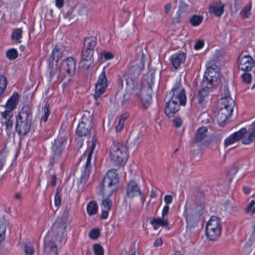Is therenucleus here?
Returning a JSON list of instances; mask_svg holds the SVG:
<instances>
[{
    "instance_id": "nucleus-9",
    "label": "nucleus",
    "mask_w": 255,
    "mask_h": 255,
    "mask_svg": "<svg viewBox=\"0 0 255 255\" xmlns=\"http://www.w3.org/2000/svg\"><path fill=\"white\" fill-rule=\"evenodd\" d=\"M166 98L175 101L182 106L186 105L185 91L180 81H176L171 91L167 94Z\"/></svg>"
},
{
    "instance_id": "nucleus-19",
    "label": "nucleus",
    "mask_w": 255,
    "mask_h": 255,
    "mask_svg": "<svg viewBox=\"0 0 255 255\" xmlns=\"http://www.w3.org/2000/svg\"><path fill=\"white\" fill-rule=\"evenodd\" d=\"M225 4L221 2H214L209 6V13L216 17H220L224 12Z\"/></svg>"
},
{
    "instance_id": "nucleus-51",
    "label": "nucleus",
    "mask_w": 255,
    "mask_h": 255,
    "mask_svg": "<svg viewBox=\"0 0 255 255\" xmlns=\"http://www.w3.org/2000/svg\"><path fill=\"white\" fill-rule=\"evenodd\" d=\"M102 205L106 209L110 210L112 206V202L110 199H106L103 200Z\"/></svg>"
},
{
    "instance_id": "nucleus-21",
    "label": "nucleus",
    "mask_w": 255,
    "mask_h": 255,
    "mask_svg": "<svg viewBox=\"0 0 255 255\" xmlns=\"http://www.w3.org/2000/svg\"><path fill=\"white\" fill-rule=\"evenodd\" d=\"M1 124L5 125V128L7 131H10L13 126V122L11 120V118L13 116L12 112L10 111H5L1 113Z\"/></svg>"
},
{
    "instance_id": "nucleus-13",
    "label": "nucleus",
    "mask_w": 255,
    "mask_h": 255,
    "mask_svg": "<svg viewBox=\"0 0 255 255\" xmlns=\"http://www.w3.org/2000/svg\"><path fill=\"white\" fill-rule=\"evenodd\" d=\"M107 79L106 78V71L103 70L100 75L98 81L95 85V92L94 95L96 100L102 95L105 92L107 87Z\"/></svg>"
},
{
    "instance_id": "nucleus-12",
    "label": "nucleus",
    "mask_w": 255,
    "mask_h": 255,
    "mask_svg": "<svg viewBox=\"0 0 255 255\" xmlns=\"http://www.w3.org/2000/svg\"><path fill=\"white\" fill-rule=\"evenodd\" d=\"M138 195L140 196L141 200L144 203L145 199L137 184L134 181H130L127 186L126 196L132 199Z\"/></svg>"
},
{
    "instance_id": "nucleus-44",
    "label": "nucleus",
    "mask_w": 255,
    "mask_h": 255,
    "mask_svg": "<svg viewBox=\"0 0 255 255\" xmlns=\"http://www.w3.org/2000/svg\"><path fill=\"white\" fill-rule=\"evenodd\" d=\"M6 226L4 223L0 221V243L3 240L5 237Z\"/></svg>"
},
{
    "instance_id": "nucleus-48",
    "label": "nucleus",
    "mask_w": 255,
    "mask_h": 255,
    "mask_svg": "<svg viewBox=\"0 0 255 255\" xmlns=\"http://www.w3.org/2000/svg\"><path fill=\"white\" fill-rule=\"evenodd\" d=\"M24 251L26 255H33L34 253V249L33 247L27 245H25L24 247Z\"/></svg>"
},
{
    "instance_id": "nucleus-38",
    "label": "nucleus",
    "mask_w": 255,
    "mask_h": 255,
    "mask_svg": "<svg viewBox=\"0 0 255 255\" xmlns=\"http://www.w3.org/2000/svg\"><path fill=\"white\" fill-rule=\"evenodd\" d=\"M214 61L209 62L207 64V70L205 74L207 73V76L210 78L211 76H213L212 74L214 70L217 69V66L213 63Z\"/></svg>"
},
{
    "instance_id": "nucleus-49",
    "label": "nucleus",
    "mask_w": 255,
    "mask_h": 255,
    "mask_svg": "<svg viewBox=\"0 0 255 255\" xmlns=\"http://www.w3.org/2000/svg\"><path fill=\"white\" fill-rule=\"evenodd\" d=\"M188 8V5L185 3H181L179 6V9L178 10V12L182 14L185 13Z\"/></svg>"
},
{
    "instance_id": "nucleus-7",
    "label": "nucleus",
    "mask_w": 255,
    "mask_h": 255,
    "mask_svg": "<svg viewBox=\"0 0 255 255\" xmlns=\"http://www.w3.org/2000/svg\"><path fill=\"white\" fill-rule=\"evenodd\" d=\"M76 62L72 57L63 59L58 68V77L63 80L66 77H71L75 74Z\"/></svg>"
},
{
    "instance_id": "nucleus-29",
    "label": "nucleus",
    "mask_w": 255,
    "mask_h": 255,
    "mask_svg": "<svg viewBox=\"0 0 255 255\" xmlns=\"http://www.w3.org/2000/svg\"><path fill=\"white\" fill-rule=\"evenodd\" d=\"M251 131L249 132V134L246 137L247 133L244 134V136L243 138H241L242 140V143L244 144H249L251 143L255 138V126L254 124L251 125Z\"/></svg>"
},
{
    "instance_id": "nucleus-28",
    "label": "nucleus",
    "mask_w": 255,
    "mask_h": 255,
    "mask_svg": "<svg viewBox=\"0 0 255 255\" xmlns=\"http://www.w3.org/2000/svg\"><path fill=\"white\" fill-rule=\"evenodd\" d=\"M205 201L204 195L202 191L197 190L195 193L194 202L197 205V208H199L201 210H203L204 205L203 203Z\"/></svg>"
},
{
    "instance_id": "nucleus-30",
    "label": "nucleus",
    "mask_w": 255,
    "mask_h": 255,
    "mask_svg": "<svg viewBox=\"0 0 255 255\" xmlns=\"http://www.w3.org/2000/svg\"><path fill=\"white\" fill-rule=\"evenodd\" d=\"M97 45V38L94 36H91L87 37L84 39V47L91 48L95 50V48Z\"/></svg>"
},
{
    "instance_id": "nucleus-1",
    "label": "nucleus",
    "mask_w": 255,
    "mask_h": 255,
    "mask_svg": "<svg viewBox=\"0 0 255 255\" xmlns=\"http://www.w3.org/2000/svg\"><path fill=\"white\" fill-rule=\"evenodd\" d=\"M32 121V110L29 105L21 109L16 119V130L20 135H25L30 129Z\"/></svg>"
},
{
    "instance_id": "nucleus-43",
    "label": "nucleus",
    "mask_w": 255,
    "mask_h": 255,
    "mask_svg": "<svg viewBox=\"0 0 255 255\" xmlns=\"http://www.w3.org/2000/svg\"><path fill=\"white\" fill-rule=\"evenodd\" d=\"M43 111L44 113V115L42 118V120L46 123L48 119L49 116L50 114V111L49 110V105L48 104H46L43 108Z\"/></svg>"
},
{
    "instance_id": "nucleus-26",
    "label": "nucleus",
    "mask_w": 255,
    "mask_h": 255,
    "mask_svg": "<svg viewBox=\"0 0 255 255\" xmlns=\"http://www.w3.org/2000/svg\"><path fill=\"white\" fill-rule=\"evenodd\" d=\"M208 129L206 127H201L198 128L196 135L192 139L193 143L200 142L206 137Z\"/></svg>"
},
{
    "instance_id": "nucleus-5",
    "label": "nucleus",
    "mask_w": 255,
    "mask_h": 255,
    "mask_svg": "<svg viewBox=\"0 0 255 255\" xmlns=\"http://www.w3.org/2000/svg\"><path fill=\"white\" fill-rule=\"evenodd\" d=\"M207 73L204 74L201 84V89L198 91L197 95V102L199 104H204L206 98L209 93L216 86L217 79L215 76H207Z\"/></svg>"
},
{
    "instance_id": "nucleus-32",
    "label": "nucleus",
    "mask_w": 255,
    "mask_h": 255,
    "mask_svg": "<svg viewBox=\"0 0 255 255\" xmlns=\"http://www.w3.org/2000/svg\"><path fill=\"white\" fill-rule=\"evenodd\" d=\"M94 52V50L83 46L82 52V60H90L93 57Z\"/></svg>"
},
{
    "instance_id": "nucleus-33",
    "label": "nucleus",
    "mask_w": 255,
    "mask_h": 255,
    "mask_svg": "<svg viewBox=\"0 0 255 255\" xmlns=\"http://www.w3.org/2000/svg\"><path fill=\"white\" fill-rule=\"evenodd\" d=\"M255 243V235H253L245 246L243 248V253L245 255H248L252 251V246Z\"/></svg>"
},
{
    "instance_id": "nucleus-41",
    "label": "nucleus",
    "mask_w": 255,
    "mask_h": 255,
    "mask_svg": "<svg viewBox=\"0 0 255 255\" xmlns=\"http://www.w3.org/2000/svg\"><path fill=\"white\" fill-rule=\"evenodd\" d=\"M7 80L6 78L3 76H0V96L2 95L5 91L7 86Z\"/></svg>"
},
{
    "instance_id": "nucleus-18",
    "label": "nucleus",
    "mask_w": 255,
    "mask_h": 255,
    "mask_svg": "<svg viewBox=\"0 0 255 255\" xmlns=\"http://www.w3.org/2000/svg\"><path fill=\"white\" fill-rule=\"evenodd\" d=\"M247 133V129L245 128H242L239 131H236L230 135L225 140V146H227L243 138L244 134Z\"/></svg>"
},
{
    "instance_id": "nucleus-36",
    "label": "nucleus",
    "mask_w": 255,
    "mask_h": 255,
    "mask_svg": "<svg viewBox=\"0 0 255 255\" xmlns=\"http://www.w3.org/2000/svg\"><path fill=\"white\" fill-rule=\"evenodd\" d=\"M22 30L21 28L14 29L11 34V39L16 43H20L22 37Z\"/></svg>"
},
{
    "instance_id": "nucleus-52",
    "label": "nucleus",
    "mask_w": 255,
    "mask_h": 255,
    "mask_svg": "<svg viewBox=\"0 0 255 255\" xmlns=\"http://www.w3.org/2000/svg\"><path fill=\"white\" fill-rule=\"evenodd\" d=\"M222 97H231L230 91L227 85H225L221 89Z\"/></svg>"
},
{
    "instance_id": "nucleus-47",
    "label": "nucleus",
    "mask_w": 255,
    "mask_h": 255,
    "mask_svg": "<svg viewBox=\"0 0 255 255\" xmlns=\"http://www.w3.org/2000/svg\"><path fill=\"white\" fill-rule=\"evenodd\" d=\"M242 78L244 82L246 83H250L252 81V76L251 74L248 73L247 72L244 73L242 75Z\"/></svg>"
},
{
    "instance_id": "nucleus-27",
    "label": "nucleus",
    "mask_w": 255,
    "mask_h": 255,
    "mask_svg": "<svg viewBox=\"0 0 255 255\" xmlns=\"http://www.w3.org/2000/svg\"><path fill=\"white\" fill-rule=\"evenodd\" d=\"M19 96L18 93H15L8 99L6 106L8 109L7 111H10L16 108V105L18 103Z\"/></svg>"
},
{
    "instance_id": "nucleus-6",
    "label": "nucleus",
    "mask_w": 255,
    "mask_h": 255,
    "mask_svg": "<svg viewBox=\"0 0 255 255\" xmlns=\"http://www.w3.org/2000/svg\"><path fill=\"white\" fill-rule=\"evenodd\" d=\"M221 223L220 219L216 216H212L207 222L206 234L211 241L217 240L221 234Z\"/></svg>"
},
{
    "instance_id": "nucleus-57",
    "label": "nucleus",
    "mask_w": 255,
    "mask_h": 255,
    "mask_svg": "<svg viewBox=\"0 0 255 255\" xmlns=\"http://www.w3.org/2000/svg\"><path fill=\"white\" fill-rule=\"evenodd\" d=\"M169 211V205H165L162 211V217L165 218V217L168 214Z\"/></svg>"
},
{
    "instance_id": "nucleus-8",
    "label": "nucleus",
    "mask_w": 255,
    "mask_h": 255,
    "mask_svg": "<svg viewBox=\"0 0 255 255\" xmlns=\"http://www.w3.org/2000/svg\"><path fill=\"white\" fill-rule=\"evenodd\" d=\"M93 115L89 112L82 117L76 129V133L80 137L86 136L90 134L93 126Z\"/></svg>"
},
{
    "instance_id": "nucleus-61",
    "label": "nucleus",
    "mask_w": 255,
    "mask_h": 255,
    "mask_svg": "<svg viewBox=\"0 0 255 255\" xmlns=\"http://www.w3.org/2000/svg\"><path fill=\"white\" fill-rule=\"evenodd\" d=\"M61 197L60 195H55L54 197V203L56 206H58L61 204Z\"/></svg>"
},
{
    "instance_id": "nucleus-64",
    "label": "nucleus",
    "mask_w": 255,
    "mask_h": 255,
    "mask_svg": "<svg viewBox=\"0 0 255 255\" xmlns=\"http://www.w3.org/2000/svg\"><path fill=\"white\" fill-rule=\"evenodd\" d=\"M163 244L162 240L161 238H158L154 243V246L158 247L161 246Z\"/></svg>"
},
{
    "instance_id": "nucleus-15",
    "label": "nucleus",
    "mask_w": 255,
    "mask_h": 255,
    "mask_svg": "<svg viewBox=\"0 0 255 255\" xmlns=\"http://www.w3.org/2000/svg\"><path fill=\"white\" fill-rule=\"evenodd\" d=\"M168 99V101L165 106L164 112L166 116L172 117L180 110V106L182 105L171 99Z\"/></svg>"
},
{
    "instance_id": "nucleus-54",
    "label": "nucleus",
    "mask_w": 255,
    "mask_h": 255,
    "mask_svg": "<svg viewBox=\"0 0 255 255\" xmlns=\"http://www.w3.org/2000/svg\"><path fill=\"white\" fill-rule=\"evenodd\" d=\"M173 123L175 125V126L176 128H179L181 126V125L182 124V120L180 118L175 117L173 119Z\"/></svg>"
},
{
    "instance_id": "nucleus-45",
    "label": "nucleus",
    "mask_w": 255,
    "mask_h": 255,
    "mask_svg": "<svg viewBox=\"0 0 255 255\" xmlns=\"http://www.w3.org/2000/svg\"><path fill=\"white\" fill-rule=\"evenodd\" d=\"M255 201L252 200L246 208L247 213L251 212L252 214L255 213Z\"/></svg>"
},
{
    "instance_id": "nucleus-55",
    "label": "nucleus",
    "mask_w": 255,
    "mask_h": 255,
    "mask_svg": "<svg viewBox=\"0 0 255 255\" xmlns=\"http://www.w3.org/2000/svg\"><path fill=\"white\" fill-rule=\"evenodd\" d=\"M242 5V0H234V8L235 12L239 10Z\"/></svg>"
},
{
    "instance_id": "nucleus-31",
    "label": "nucleus",
    "mask_w": 255,
    "mask_h": 255,
    "mask_svg": "<svg viewBox=\"0 0 255 255\" xmlns=\"http://www.w3.org/2000/svg\"><path fill=\"white\" fill-rule=\"evenodd\" d=\"M234 101L231 97H221L219 107L227 108V106L228 107L231 106V108H234Z\"/></svg>"
},
{
    "instance_id": "nucleus-10",
    "label": "nucleus",
    "mask_w": 255,
    "mask_h": 255,
    "mask_svg": "<svg viewBox=\"0 0 255 255\" xmlns=\"http://www.w3.org/2000/svg\"><path fill=\"white\" fill-rule=\"evenodd\" d=\"M140 54V60L139 61L133 62L128 65V73L129 77L125 76L126 78H131L136 81V79L140 75L141 71L144 69V65L143 62L144 54L141 49L139 51Z\"/></svg>"
},
{
    "instance_id": "nucleus-59",
    "label": "nucleus",
    "mask_w": 255,
    "mask_h": 255,
    "mask_svg": "<svg viewBox=\"0 0 255 255\" xmlns=\"http://www.w3.org/2000/svg\"><path fill=\"white\" fill-rule=\"evenodd\" d=\"M142 134L139 132L134 139V144H139L142 140Z\"/></svg>"
},
{
    "instance_id": "nucleus-37",
    "label": "nucleus",
    "mask_w": 255,
    "mask_h": 255,
    "mask_svg": "<svg viewBox=\"0 0 255 255\" xmlns=\"http://www.w3.org/2000/svg\"><path fill=\"white\" fill-rule=\"evenodd\" d=\"M90 174V170L84 169L82 172V174L79 180V184L84 185L88 180Z\"/></svg>"
},
{
    "instance_id": "nucleus-56",
    "label": "nucleus",
    "mask_w": 255,
    "mask_h": 255,
    "mask_svg": "<svg viewBox=\"0 0 255 255\" xmlns=\"http://www.w3.org/2000/svg\"><path fill=\"white\" fill-rule=\"evenodd\" d=\"M97 143V138L96 135H94L92 137V145L90 150L94 151Z\"/></svg>"
},
{
    "instance_id": "nucleus-39",
    "label": "nucleus",
    "mask_w": 255,
    "mask_h": 255,
    "mask_svg": "<svg viewBox=\"0 0 255 255\" xmlns=\"http://www.w3.org/2000/svg\"><path fill=\"white\" fill-rule=\"evenodd\" d=\"M251 8L252 4L250 2L241 11L240 14L243 18H248L249 17Z\"/></svg>"
},
{
    "instance_id": "nucleus-17",
    "label": "nucleus",
    "mask_w": 255,
    "mask_h": 255,
    "mask_svg": "<svg viewBox=\"0 0 255 255\" xmlns=\"http://www.w3.org/2000/svg\"><path fill=\"white\" fill-rule=\"evenodd\" d=\"M254 65V61L250 56H243L239 59V68L245 72H248L252 70Z\"/></svg>"
},
{
    "instance_id": "nucleus-3",
    "label": "nucleus",
    "mask_w": 255,
    "mask_h": 255,
    "mask_svg": "<svg viewBox=\"0 0 255 255\" xmlns=\"http://www.w3.org/2000/svg\"><path fill=\"white\" fill-rule=\"evenodd\" d=\"M124 82L126 83V92L123 96L122 103L126 104L131 98L134 96L139 95V93L141 91V87L137 84V81L131 78H126L123 77L118 80V84L123 87Z\"/></svg>"
},
{
    "instance_id": "nucleus-62",
    "label": "nucleus",
    "mask_w": 255,
    "mask_h": 255,
    "mask_svg": "<svg viewBox=\"0 0 255 255\" xmlns=\"http://www.w3.org/2000/svg\"><path fill=\"white\" fill-rule=\"evenodd\" d=\"M124 123L121 121L119 120L118 125L116 127V129L117 131H121L124 127Z\"/></svg>"
},
{
    "instance_id": "nucleus-11",
    "label": "nucleus",
    "mask_w": 255,
    "mask_h": 255,
    "mask_svg": "<svg viewBox=\"0 0 255 255\" xmlns=\"http://www.w3.org/2000/svg\"><path fill=\"white\" fill-rule=\"evenodd\" d=\"M66 141L65 138L58 137L55 140L52 146L53 151V156L51 157L49 164L52 166L54 164L58 163L61 159V155L63 149V143Z\"/></svg>"
},
{
    "instance_id": "nucleus-58",
    "label": "nucleus",
    "mask_w": 255,
    "mask_h": 255,
    "mask_svg": "<svg viewBox=\"0 0 255 255\" xmlns=\"http://www.w3.org/2000/svg\"><path fill=\"white\" fill-rule=\"evenodd\" d=\"M57 176L55 174H53L51 178V180L50 181V185H51L52 186H55L57 183Z\"/></svg>"
},
{
    "instance_id": "nucleus-2",
    "label": "nucleus",
    "mask_w": 255,
    "mask_h": 255,
    "mask_svg": "<svg viewBox=\"0 0 255 255\" xmlns=\"http://www.w3.org/2000/svg\"><path fill=\"white\" fill-rule=\"evenodd\" d=\"M119 177L117 170L113 169L108 171L103 178L101 184V192L102 195L107 194L111 196L117 189Z\"/></svg>"
},
{
    "instance_id": "nucleus-14",
    "label": "nucleus",
    "mask_w": 255,
    "mask_h": 255,
    "mask_svg": "<svg viewBox=\"0 0 255 255\" xmlns=\"http://www.w3.org/2000/svg\"><path fill=\"white\" fill-rule=\"evenodd\" d=\"M63 50L60 48L57 45L55 46L54 48L52 50L51 56L48 60V69L50 71V76L51 78L53 77L55 75V73L53 71L54 61L57 62L61 59L63 56Z\"/></svg>"
},
{
    "instance_id": "nucleus-25",
    "label": "nucleus",
    "mask_w": 255,
    "mask_h": 255,
    "mask_svg": "<svg viewBox=\"0 0 255 255\" xmlns=\"http://www.w3.org/2000/svg\"><path fill=\"white\" fill-rule=\"evenodd\" d=\"M44 255H57V248L53 242H45Z\"/></svg>"
},
{
    "instance_id": "nucleus-42",
    "label": "nucleus",
    "mask_w": 255,
    "mask_h": 255,
    "mask_svg": "<svg viewBox=\"0 0 255 255\" xmlns=\"http://www.w3.org/2000/svg\"><path fill=\"white\" fill-rule=\"evenodd\" d=\"M93 250L95 255H104V249L100 244H94L93 246Z\"/></svg>"
},
{
    "instance_id": "nucleus-34",
    "label": "nucleus",
    "mask_w": 255,
    "mask_h": 255,
    "mask_svg": "<svg viewBox=\"0 0 255 255\" xmlns=\"http://www.w3.org/2000/svg\"><path fill=\"white\" fill-rule=\"evenodd\" d=\"M98 206L95 201H91L87 205V210L89 215L92 216L97 213Z\"/></svg>"
},
{
    "instance_id": "nucleus-4",
    "label": "nucleus",
    "mask_w": 255,
    "mask_h": 255,
    "mask_svg": "<svg viewBox=\"0 0 255 255\" xmlns=\"http://www.w3.org/2000/svg\"><path fill=\"white\" fill-rule=\"evenodd\" d=\"M128 147L126 143H114L110 148L111 160L116 165H124L128 159Z\"/></svg>"
},
{
    "instance_id": "nucleus-20",
    "label": "nucleus",
    "mask_w": 255,
    "mask_h": 255,
    "mask_svg": "<svg viewBox=\"0 0 255 255\" xmlns=\"http://www.w3.org/2000/svg\"><path fill=\"white\" fill-rule=\"evenodd\" d=\"M184 216L186 219L187 230L191 231L192 228L195 227L197 225V221L196 219L195 214L190 212L186 209H185Z\"/></svg>"
},
{
    "instance_id": "nucleus-22",
    "label": "nucleus",
    "mask_w": 255,
    "mask_h": 255,
    "mask_svg": "<svg viewBox=\"0 0 255 255\" xmlns=\"http://www.w3.org/2000/svg\"><path fill=\"white\" fill-rule=\"evenodd\" d=\"M185 59V54L184 52H180L172 55L170 58V60L173 67L177 69L180 64L184 62Z\"/></svg>"
},
{
    "instance_id": "nucleus-50",
    "label": "nucleus",
    "mask_w": 255,
    "mask_h": 255,
    "mask_svg": "<svg viewBox=\"0 0 255 255\" xmlns=\"http://www.w3.org/2000/svg\"><path fill=\"white\" fill-rule=\"evenodd\" d=\"M101 55L106 60L112 59L114 57V55L111 52L107 51L101 52Z\"/></svg>"
},
{
    "instance_id": "nucleus-23",
    "label": "nucleus",
    "mask_w": 255,
    "mask_h": 255,
    "mask_svg": "<svg viewBox=\"0 0 255 255\" xmlns=\"http://www.w3.org/2000/svg\"><path fill=\"white\" fill-rule=\"evenodd\" d=\"M150 224L153 226L154 230H157L159 226L169 229V222L165 218H154L150 221Z\"/></svg>"
},
{
    "instance_id": "nucleus-16",
    "label": "nucleus",
    "mask_w": 255,
    "mask_h": 255,
    "mask_svg": "<svg viewBox=\"0 0 255 255\" xmlns=\"http://www.w3.org/2000/svg\"><path fill=\"white\" fill-rule=\"evenodd\" d=\"M152 88L151 86L149 85L147 90H141L139 95L137 96L140 98L141 103L144 108L146 109L150 105L152 101Z\"/></svg>"
},
{
    "instance_id": "nucleus-60",
    "label": "nucleus",
    "mask_w": 255,
    "mask_h": 255,
    "mask_svg": "<svg viewBox=\"0 0 255 255\" xmlns=\"http://www.w3.org/2000/svg\"><path fill=\"white\" fill-rule=\"evenodd\" d=\"M164 201L166 203V205H168L172 202V196L170 195H167L164 197Z\"/></svg>"
},
{
    "instance_id": "nucleus-24",
    "label": "nucleus",
    "mask_w": 255,
    "mask_h": 255,
    "mask_svg": "<svg viewBox=\"0 0 255 255\" xmlns=\"http://www.w3.org/2000/svg\"><path fill=\"white\" fill-rule=\"evenodd\" d=\"M219 111L218 114V118L221 122H225L231 115L233 108H231V106L227 107V108L219 107Z\"/></svg>"
},
{
    "instance_id": "nucleus-53",
    "label": "nucleus",
    "mask_w": 255,
    "mask_h": 255,
    "mask_svg": "<svg viewBox=\"0 0 255 255\" xmlns=\"http://www.w3.org/2000/svg\"><path fill=\"white\" fill-rule=\"evenodd\" d=\"M204 44V42L203 40H199L195 43L194 48L196 50H199L203 47Z\"/></svg>"
},
{
    "instance_id": "nucleus-46",
    "label": "nucleus",
    "mask_w": 255,
    "mask_h": 255,
    "mask_svg": "<svg viewBox=\"0 0 255 255\" xmlns=\"http://www.w3.org/2000/svg\"><path fill=\"white\" fill-rule=\"evenodd\" d=\"M100 235V231L99 229H92L89 233V237L92 239H97Z\"/></svg>"
},
{
    "instance_id": "nucleus-40",
    "label": "nucleus",
    "mask_w": 255,
    "mask_h": 255,
    "mask_svg": "<svg viewBox=\"0 0 255 255\" xmlns=\"http://www.w3.org/2000/svg\"><path fill=\"white\" fill-rule=\"evenodd\" d=\"M6 57L9 60H14L18 57V52L14 48L8 49L6 52Z\"/></svg>"
},
{
    "instance_id": "nucleus-35",
    "label": "nucleus",
    "mask_w": 255,
    "mask_h": 255,
    "mask_svg": "<svg viewBox=\"0 0 255 255\" xmlns=\"http://www.w3.org/2000/svg\"><path fill=\"white\" fill-rule=\"evenodd\" d=\"M203 17L200 15L194 14L192 15L189 20L190 24L193 26H197L200 25L203 21Z\"/></svg>"
},
{
    "instance_id": "nucleus-63",
    "label": "nucleus",
    "mask_w": 255,
    "mask_h": 255,
    "mask_svg": "<svg viewBox=\"0 0 255 255\" xmlns=\"http://www.w3.org/2000/svg\"><path fill=\"white\" fill-rule=\"evenodd\" d=\"M238 168L237 167H232L229 172V174L232 176H234L238 172Z\"/></svg>"
}]
</instances>
